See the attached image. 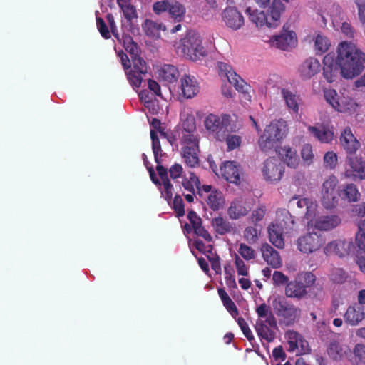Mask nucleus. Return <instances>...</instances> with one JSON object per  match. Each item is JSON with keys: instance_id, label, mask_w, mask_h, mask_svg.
Instances as JSON below:
<instances>
[{"instance_id": "338daca9", "label": "nucleus", "mask_w": 365, "mask_h": 365, "mask_svg": "<svg viewBox=\"0 0 365 365\" xmlns=\"http://www.w3.org/2000/svg\"><path fill=\"white\" fill-rule=\"evenodd\" d=\"M170 177L173 180H176L182 176L183 168L182 166L178 163H175L168 170Z\"/></svg>"}, {"instance_id": "4c0bfd02", "label": "nucleus", "mask_w": 365, "mask_h": 365, "mask_svg": "<svg viewBox=\"0 0 365 365\" xmlns=\"http://www.w3.org/2000/svg\"><path fill=\"white\" fill-rule=\"evenodd\" d=\"M182 185L184 189L189 192L195 193L197 189V193L200 195H203L202 186H200V182L196 175L191 172L189 173V176H184L182 181Z\"/></svg>"}, {"instance_id": "473e14b6", "label": "nucleus", "mask_w": 365, "mask_h": 365, "mask_svg": "<svg viewBox=\"0 0 365 365\" xmlns=\"http://www.w3.org/2000/svg\"><path fill=\"white\" fill-rule=\"evenodd\" d=\"M307 294L303 282L295 278L294 281L287 283L285 288V295L287 297L302 299Z\"/></svg>"}, {"instance_id": "f704fd0d", "label": "nucleus", "mask_w": 365, "mask_h": 365, "mask_svg": "<svg viewBox=\"0 0 365 365\" xmlns=\"http://www.w3.org/2000/svg\"><path fill=\"white\" fill-rule=\"evenodd\" d=\"M250 210V207L245 206V202L240 198L233 200L228 208L229 217L233 220H237L245 216Z\"/></svg>"}, {"instance_id": "58836bf2", "label": "nucleus", "mask_w": 365, "mask_h": 365, "mask_svg": "<svg viewBox=\"0 0 365 365\" xmlns=\"http://www.w3.org/2000/svg\"><path fill=\"white\" fill-rule=\"evenodd\" d=\"M217 67L220 76L225 77L227 81L234 86H238L239 81L241 80V78L232 70V68L230 65L225 62H219L217 63Z\"/></svg>"}, {"instance_id": "6e6d98bb", "label": "nucleus", "mask_w": 365, "mask_h": 365, "mask_svg": "<svg viewBox=\"0 0 365 365\" xmlns=\"http://www.w3.org/2000/svg\"><path fill=\"white\" fill-rule=\"evenodd\" d=\"M231 132L226 133V137L224 140L226 141L228 150H232L237 148L242 142L241 137L235 135L230 134Z\"/></svg>"}, {"instance_id": "79ce46f5", "label": "nucleus", "mask_w": 365, "mask_h": 365, "mask_svg": "<svg viewBox=\"0 0 365 365\" xmlns=\"http://www.w3.org/2000/svg\"><path fill=\"white\" fill-rule=\"evenodd\" d=\"M269 238L271 243L277 248L282 249L284 246L283 234L284 232L277 228L272 224L268 226Z\"/></svg>"}, {"instance_id": "a19ab883", "label": "nucleus", "mask_w": 365, "mask_h": 365, "mask_svg": "<svg viewBox=\"0 0 365 365\" xmlns=\"http://www.w3.org/2000/svg\"><path fill=\"white\" fill-rule=\"evenodd\" d=\"M143 29L147 36L153 38H159L160 31H165V26L162 24L147 19L143 24Z\"/></svg>"}, {"instance_id": "20e7f679", "label": "nucleus", "mask_w": 365, "mask_h": 365, "mask_svg": "<svg viewBox=\"0 0 365 365\" xmlns=\"http://www.w3.org/2000/svg\"><path fill=\"white\" fill-rule=\"evenodd\" d=\"M175 47L178 53L192 61H197L206 55V51L202 45V38L194 31L187 32L175 44Z\"/></svg>"}, {"instance_id": "9b49d317", "label": "nucleus", "mask_w": 365, "mask_h": 365, "mask_svg": "<svg viewBox=\"0 0 365 365\" xmlns=\"http://www.w3.org/2000/svg\"><path fill=\"white\" fill-rule=\"evenodd\" d=\"M267 42L272 47L289 51L297 45V38L293 31L283 29L279 34L273 36Z\"/></svg>"}, {"instance_id": "7ed1b4c3", "label": "nucleus", "mask_w": 365, "mask_h": 365, "mask_svg": "<svg viewBox=\"0 0 365 365\" xmlns=\"http://www.w3.org/2000/svg\"><path fill=\"white\" fill-rule=\"evenodd\" d=\"M284 9L285 6L280 0H273L267 14L262 11L251 7L246 9L245 14L257 27L267 26L269 28H276L280 24L281 14Z\"/></svg>"}, {"instance_id": "c85d7f7f", "label": "nucleus", "mask_w": 365, "mask_h": 365, "mask_svg": "<svg viewBox=\"0 0 365 365\" xmlns=\"http://www.w3.org/2000/svg\"><path fill=\"white\" fill-rule=\"evenodd\" d=\"M281 94L289 113L298 114L299 111V106L302 103L300 96L287 88H282Z\"/></svg>"}, {"instance_id": "72a5a7b5", "label": "nucleus", "mask_w": 365, "mask_h": 365, "mask_svg": "<svg viewBox=\"0 0 365 365\" xmlns=\"http://www.w3.org/2000/svg\"><path fill=\"white\" fill-rule=\"evenodd\" d=\"M277 327H271L267 322H264L262 319H257L255 329L258 336L262 341H265L269 343L274 341L275 338V334L272 329Z\"/></svg>"}, {"instance_id": "bf43d9fd", "label": "nucleus", "mask_w": 365, "mask_h": 365, "mask_svg": "<svg viewBox=\"0 0 365 365\" xmlns=\"http://www.w3.org/2000/svg\"><path fill=\"white\" fill-rule=\"evenodd\" d=\"M297 279L303 282L305 288L312 286L316 280L315 276L310 272H304L299 273Z\"/></svg>"}, {"instance_id": "423d86ee", "label": "nucleus", "mask_w": 365, "mask_h": 365, "mask_svg": "<svg viewBox=\"0 0 365 365\" xmlns=\"http://www.w3.org/2000/svg\"><path fill=\"white\" fill-rule=\"evenodd\" d=\"M204 126L210 134L220 141L224 140L226 133L233 132L236 129L231 116L227 114L222 115L209 114L204 120Z\"/></svg>"}, {"instance_id": "f8f14e48", "label": "nucleus", "mask_w": 365, "mask_h": 365, "mask_svg": "<svg viewBox=\"0 0 365 365\" xmlns=\"http://www.w3.org/2000/svg\"><path fill=\"white\" fill-rule=\"evenodd\" d=\"M324 240L316 232H308L297 240V247L300 252L309 254L319 250L324 245Z\"/></svg>"}, {"instance_id": "dca6fc26", "label": "nucleus", "mask_w": 365, "mask_h": 365, "mask_svg": "<svg viewBox=\"0 0 365 365\" xmlns=\"http://www.w3.org/2000/svg\"><path fill=\"white\" fill-rule=\"evenodd\" d=\"M365 319V307L353 303L348 306L344 314L345 324L351 327L358 326Z\"/></svg>"}, {"instance_id": "603ef678", "label": "nucleus", "mask_w": 365, "mask_h": 365, "mask_svg": "<svg viewBox=\"0 0 365 365\" xmlns=\"http://www.w3.org/2000/svg\"><path fill=\"white\" fill-rule=\"evenodd\" d=\"M323 163L325 168L334 170L338 165V155L334 151L327 152L323 158Z\"/></svg>"}, {"instance_id": "37998d69", "label": "nucleus", "mask_w": 365, "mask_h": 365, "mask_svg": "<svg viewBox=\"0 0 365 365\" xmlns=\"http://www.w3.org/2000/svg\"><path fill=\"white\" fill-rule=\"evenodd\" d=\"M117 2L128 22H131L133 19H137L136 10L131 4L130 0H117Z\"/></svg>"}, {"instance_id": "b1692460", "label": "nucleus", "mask_w": 365, "mask_h": 365, "mask_svg": "<svg viewBox=\"0 0 365 365\" xmlns=\"http://www.w3.org/2000/svg\"><path fill=\"white\" fill-rule=\"evenodd\" d=\"M358 105L353 99L351 92L347 89L340 91L339 101L335 104V110L341 112L351 113L356 110Z\"/></svg>"}, {"instance_id": "412c9836", "label": "nucleus", "mask_w": 365, "mask_h": 365, "mask_svg": "<svg viewBox=\"0 0 365 365\" xmlns=\"http://www.w3.org/2000/svg\"><path fill=\"white\" fill-rule=\"evenodd\" d=\"M351 249V242L346 240H335L328 244L324 248L326 255H336L344 257L348 255Z\"/></svg>"}, {"instance_id": "0e129e2a", "label": "nucleus", "mask_w": 365, "mask_h": 365, "mask_svg": "<svg viewBox=\"0 0 365 365\" xmlns=\"http://www.w3.org/2000/svg\"><path fill=\"white\" fill-rule=\"evenodd\" d=\"M340 94L338 95L336 91L334 89H327L324 91V98L328 103H329L334 109L335 104H337L339 101Z\"/></svg>"}, {"instance_id": "7c9ffc66", "label": "nucleus", "mask_w": 365, "mask_h": 365, "mask_svg": "<svg viewBox=\"0 0 365 365\" xmlns=\"http://www.w3.org/2000/svg\"><path fill=\"white\" fill-rule=\"evenodd\" d=\"M271 224L285 232L292 229L294 220L288 211L280 210L277 211L276 219Z\"/></svg>"}, {"instance_id": "0eeeda50", "label": "nucleus", "mask_w": 365, "mask_h": 365, "mask_svg": "<svg viewBox=\"0 0 365 365\" xmlns=\"http://www.w3.org/2000/svg\"><path fill=\"white\" fill-rule=\"evenodd\" d=\"M338 183V179L331 175L322 184L321 203L326 209L334 208L339 203L340 190Z\"/></svg>"}, {"instance_id": "052dcab7", "label": "nucleus", "mask_w": 365, "mask_h": 365, "mask_svg": "<svg viewBox=\"0 0 365 365\" xmlns=\"http://www.w3.org/2000/svg\"><path fill=\"white\" fill-rule=\"evenodd\" d=\"M239 327H240L242 331L243 332L245 336L247 339V340L252 343L255 341L254 335L252 333V331L249 328V326L246 321L242 317H238L236 319Z\"/></svg>"}, {"instance_id": "39448f33", "label": "nucleus", "mask_w": 365, "mask_h": 365, "mask_svg": "<svg viewBox=\"0 0 365 365\" xmlns=\"http://www.w3.org/2000/svg\"><path fill=\"white\" fill-rule=\"evenodd\" d=\"M287 130V123L284 120H272L266 126L263 134L259 138L260 149L265 152L272 149L277 142L286 136Z\"/></svg>"}, {"instance_id": "5fc2aeb1", "label": "nucleus", "mask_w": 365, "mask_h": 365, "mask_svg": "<svg viewBox=\"0 0 365 365\" xmlns=\"http://www.w3.org/2000/svg\"><path fill=\"white\" fill-rule=\"evenodd\" d=\"M130 62H132L133 71L140 73H146L148 72L147 64L139 55L130 58ZM129 70H132V68H130Z\"/></svg>"}, {"instance_id": "49530a36", "label": "nucleus", "mask_w": 365, "mask_h": 365, "mask_svg": "<svg viewBox=\"0 0 365 365\" xmlns=\"http://www.w3.org/2000/svg\"><path fill=\"white\" fill-rule=\"evenodd\" d=\"M150 138L152 140V149L155 157V161L158 165H160L163 162L162 157L163 156V153L158 137L153 130H150Z\"/></svg>"}, {"instance_id": "aec40b11", "label": "nucleus", "mask_w": 365, "mask_h": 365, "mask_svg": "<svg viewBox=\"0 0 365 365\" xmlns=\"http://www.w3.org/2000/svg\"><path fill=\"white\" fill-rule=\"evenodd\" d=\"M340 145L346 150L348 155L356 153L361 146L359 141L353 134L350 128H345L339 137Z\"/></svg>"}, {"instance_id": "e433bc0d", "label": "nucleus", "mask_w": 365, "mask_h": 365, "mask_svg": "<svg viewBox=\"0 0 365 365\" xmlns=\"http://www.w3.org/2000/svg\"><path fill=\"white\" fill-rule=\"evenodd\" d=\"M349 352L350 349L347 346L341 344L336 341L330 342L327 348L328 355L336 361H340L344 356H347Z\"/></svg>"}, {"instance_id": "f257e3e1", "label": "nucleus", "mask_w": 365, "mask_h": 365, "mask_svg": "<svg viewBox=\"0 0 365 365\" xmlns=\"http://www.w3.org/2000/svg\"><path fill=\"white\" fill-rule=\"evenodd\" d=\"M323 75L329 83L335 81L340 74L346 79H353L365 68V54L354 43L341 42L334 53L327 54L323 59Z\"/></svg>"}, {"instance_id": "e2e57ef3", "label": "nucleus", "mask_w": 365, "mask_h": 365, "mask_svg": "<svg viewBox=\"0 0 365 365\" xmlns=\"http://www.w3.org/2000/svg\"><path fill=\"white\" fill-rule=\"evenodd\" d=\"M244 238L250 244H254L258 240V230L253 227H247L243 232Z\"/></svg>"}, {"instance_id": "a878e982", "label": "nucleus", "mask_w": 365, "mask_h": 365, "mask_svg": "<svg viewBox=\"0 0 365 365\" xmlns=\"http://www.w3.org/2000/svg\"><path fill=\"white\" fill-rule=\"evenodd\" d=\"M260 251L264 260L272 268L277 269L282 265L279 252L268 243L262 244Z\"/></svg>"}, {"instance_id": "de8ad7c7", "label": "nucleus", "mask_w": 365, "mask_h": 365, "mask_svg": "<svg viewBox=\"0 0 365 365\" xmlns=\"http://www.w3.org/2000/svg\"><path fill=\"white\" fill-rule=\"evenodd\" d=\"M212 225L216 232L220 235H224L232 230L230 222L221 217H217L212 219Z\"/></svg>"}, {"instance_id": "2f4dec72", "label": "nucleus", "mask_w": 365, "mask_h": 365, "mask_svg": "<svg viewBox=\"0 0 365 365\" xmlns=\"http://www.w3.org/2000/svg\"><path fill=\"white\" fill-rule=\"evenodd\" d=\"M156 169L162 180L161 195L167 201H169L173 197V186L168 179V170L162 165H157Z\"/></svg>"}, {"instance_id": "864d4df0", "label": "nucleus", "mask_w": 365, "mask_h": 365, "mask_svg": "<svg viewBox=\"0 0 365 365\" xmlns=\"http://www.w3.org/2000/svg\"><path fill=\"white\" fill-rule=\"evenodd\" d=\"M239 255L245 260L254 259L256 257V252L251 247L245 243H240L237 250Z\"/></svg>"}, {"instance_id": "c9c22d12", "label": "nucleus", "mask_w": 365, "mask_h": 365, "mask_svg": "<svg viewBox=\"0 0 365 365\" xmlns=\"http://www.w3.org/2000/svg\"><path fill=\"white\" fill-rule=\"evenodd\" d=\"M157 76L160 81L170 83L178 79L179 72L177 68L173 65H164L158 70Z\"/></svg>"}, {"instance_id": "5701e85b", "label": "nucleus", "mask_w": 365, "mask_h": 365, "mask_svg": "<svg viewBox=\"0 0 365 365\" xmlns=\"http://www.w3.org/2000/svg\"><path fill=\"white\" fill-rule=\"evenodd\" d=\"M118 56L120 58L121 63L123 66V68L127 75L128 80L130 83L135 88H138L140 86L142 83V76L143 73H140L135 71L129 70L131 67V64L130 62V58L128 57L127 54L124 53L123 51H120L118 53Z\"/></svg>"}, {"instance_id": "f3484780", "label": "nucleus", "mask_w": 365, "mask_h": 365, "mask_svg": "<svg viewBox=\"0 0 365 365\" xmlns=\"http://www.w3.org/2000/svg\"><path fill=\"white\" fill-rule=\"evenodd\" d=\"M308 132L320 143L330 144L334 139V129L327 125L317 124L308 127Z\"/></svg>"}, {"instance_id": "2eb2a0df", "label": "nucleus", "mask_w": 365, "mask_h": 365, "mask_svg": "<svg viewBox=\"0 0 365 365\" xmlns=\"http://www.w3.org/2000/svg\"><path fill=\"white\" fill-rule=\"evenodd\" d=\"M285 338L289 344V351L297 354H304L310 351L308 342L303 336L294 330H288L285 333Z\"/></svg>"}, {"instance_id": "c03bdc74", "label": "nucleus", "mask_w": 365, "mask_h": 365, "mask_svg": "<svg viewBox=\"0 0 365 365\" xmlns=\"http://www.w3.org/2000/svg\"><path fill=\"white\" fill-rule=\"evenodd\" d=\"M121 42L125 51L129 53L130 58L139 55L140 49L134 43L130 36L123 34L120 37Z\"/></svg>"}, {"instance_id": "6e6552de", "label": "nucleus", "mask_w": 365, "mask_h": 365, "mask_svg": "<svg viewBox=\"0 0 365 365\" xmlns=\"http://www.w3.org/2000/svg\"><path fill=\"white\" fill-rule=\"evenodd\" d=\"M272 307L281 321L286 325L294 324L300 315V309L287 302L282 297H274Z\"/></svg>"}, {"instance_id": "13d9d810", "label": "nucleus", "mask_w": 365, "mask_h": 365, "mask_svg": "<svg viewBox=\"0 0 365 365\" xmlns=\"http://www.w3.org/2000/svg\"><path fill=\"white\" fill-rule=\"evenodd\" d=\"M329 277L334 283L342 284L346 280L347 274L341 268H334L331 272Z\"/></svg>"}, {"instance_id": "cd10ccee", "label": "nucleus", "mask_w": 365, "mask_h": 365, "mask_svg": "<svg viewBox=\"0 0 365 365\" xmlns=\"http://www.w3.org/2000/svg\"><path fill=\"white\" fill-rule=\"evenodd\" d=\"M180 88L182 93L187 98H192L196 96L199 91V85L194 76L184 75L180 79Z\"/></svg>"}, {"instance_id": "c756f323", "label": "nucleus", "mask_w": 365, "mask_h": 365, "mask_svg": "<svg viewBox=\"0 0 365 365\" xmlns=\"http://www.w3.org/2000/svg\"><path fill=\"white\" fill-rule=\"evenodd\" d=\"M277 153L288 167L295 168L298 165L299 160L295 149L289 145H284L277 149Z\"/></svg>"}, {"instance_id": "1a4fd4ad", "label": "nucleus", "mask_w": 365, "mask_h": 365, "mask_svg": "<svg viewBox=\"0 0 365 365\" xmlns=\"http://www.w3.org/2000/svg\"><path fill=\"white\" fill-rule=\"evenodd\" d=\"M344 177L354 181L365 179V160L358 155H347L344 164Z\"/></svg>"}, {"instance_id": "9d476101", "label": "nucleus", "mask_w": 365, "mask_h": 365, "mask_svg": "<svg viewBox=\"0 0 365 365\" xmlns=\"http://www.w3.org/2000/svg\"><path fill=\"white\" fill-rule=\"evenodd\" d=\"M317 14L321 16L324 24L327 21V19L329 18L334 28L336 30L339 29L341 21L345 17L341 7L338 4L332 1H326L322 4L318 9Z\"/></svg>"}, {"instance_id": "f03ea898", "label": "nucleus", "mask_w": 365, "mask_h": 365, "mask_svg": "<svg viewBox=\"0 0 365 365\" xmlns=\"http://www.w3.org/2000/svg\"><path fill=\"white\" fill-rule=\"evenodd\" d=\"M182 145L181 155L186 165L195 168L199 165V137L195 131V119L188 118L179 133Z\"/></svg>"}, {"instance_id": "393cba45", "label": "nucleus", "mask_w": 365, "mask_h": 365, "mask_svg": "<svg viewBox=\"0 0 365 365\" xmlns=\"http://www.w3.org/2000/svg\"><path fill=\"white\" fill-rule=\"evenodd\" d=\"M320 63L314 58L304 61L298 68V73L303 80H308L319 71Z\"/></svg>"}, {"instance_id": "4468645a", "label": "nucleus", "mask_w": 365, "mask_h": 365, "mask_svg": "<svg viewBox=\"0 0 365 365\" xmlns=\"http://www.w3.org/2000/svg\"><path fill=\"white\" fill-rule=\"evenodd\" d=\"M262 170L264 179L269 182L280 180L284 173L281 162L278 159L273 158L264 161Z\"/></svg>"}, {"instance_id": "a18cd8bd", "label": "nucleus", "mask_w": 365, "mask_h": 365, "mask_svg": "<svg viewBox=\"0 0 365 365\" xmlns=\"http://www.w3.org/2000/svg\"><path fill=\"white\" fill-rule=\"evenodd\" d=\"M186 9L183 5L178 2H170L168 14L175 21L180 22L183 20Z\"/></svg>"}, {"instance_id": "ddd939ff", "label": "nucleus", "mask_w": 365, "mask_h": 365, "mask_svg": "<svg viewBox=\"0 0 365 365\" xmlns=\"http://www.w3.org/2000/svg\"><path fill=\"white\" fill-rule=\"evenodd\" d=\"M341 218L336 215H319L307 222L309 227L321 231H330L341 224Z\"/></svg>"}, {"instance_id": "69168bd1", "label": "nucleus", "mask_w": 365, "mask_h": 365, "mask_svg": "<svg viewBox=\"0 0 365 365\" xmlns=\"http://www.w3.org/2000/svg\"><path fill=\"white\" fill-rule=\"evenodd\" d=\"M170 1L168 0L158 1L153 4V10L155 14L159 15L163 12L168 11L170 7Z\"/></svg>"}, {"instance_id": "bb28decb", "label": "nucleus", "mask_w": 365, "mask_h": 365, "mask_svg": "<svg viewBox=\"0 0 365 365\" xmlns=\"http://www.w3.org/2000/svg\"><path fill=\"white\" fill-rule=\"evenodd\" d=\"M221 176L230 182L237 184L240 182V168L235 162L227 161L220 169Z\"/></svg>"}, {"instance_id": "4d7b16f0", "label": "nucleus", "mask_w": 365, "mask_h": 365, "mask_svg": "<svg viewBox=\"0 0 365 365\" xmlns=\"http://www.w3.org/2000/svg\"><path fill=\"white\" fill-rule=\"evenodd\" d=\"M301 156L303 162L307 165H309L313 163L314 155L313 148L310 144H305L303 145L301 150Z\"/></svg>"}, {"instance_id": "09e8293b", "label": "nucleus", "mask_w": 365, "mask_h": 365, "mask_svg": "<svg viewBox=\"0 0 365 365\" xmlns=\"http://www.w3.org/2000/svg\"><path fill=\"white\" fill-rule=\"evenodd\" d=\"M354 356L349 361L354 365L365 364V345L358 344L353 349Z\"/></svg>"}, {"instance_id": "3c124183", "label": "nucleus", "mask_w": 365, "mask_h": 365, "mask_svg": "<svg viewBox=\"0 0 365 365\" xmlns=\"http://www.w3.org/2000/svg\"><path fill=\"white\" fill-rule=\"evenodd\" d=\"M330 46V42L328 38L321 34H318L314 40V48L317 53H325Z\"/></svg>"}, {"instance_id": "ea45409f", "label": "nucleus", "mask_w": 365, "mask_h": 365, "mask_svg": "<svg viewBox=\"0 0 365 365\" xmlns=\"http://www.w3.org/2000/svg\"><path fill=\"white\" fill-rule=\"evenodd\" d=\"M256 312L258 317L257 319H262V321L267 322L271 327H277L276 319L267 304L262 303L257 306L256 307Z\"/></svg>"}, {"instance_id": "6ab92c4d", "label": "nucleus", "mask_w": 365, "mask_h": 365, "mask_svg": "<svg viewBox=\"0 0 365 365\" xmlns=\"http://www.w3.org/2000/svg\"><path fill=\"white\" fill-rule=\"evenodd\" d=\"M289 204L292 206H294L296 205L298 208L306 210L305 217L307 220V222L311 221L312 219H314L318 216L317 215L318 207L317 203L315 200L311 198H299L297 197H293L289 200Z\"/></svg>"}, {"instance_id": "4be33fe9", "label": "nucleus", "mask_w": 365, "mask_h": 365, "mask_svg": "<svg viewBox=\"0 0 365 365\" xmlns=\"http://www.w3.org/2000/svg\"><path fill=\"white\" fill-rule=\"evenodd\" d=\"M203 195L207 204L213 210H219L224 203L223 195L221 192L213 189L210 185H202Z\"/></svg>"}, {"instance_id": "774afa93", "label": "nucleus", "mask_w": 365, "mask_h": 365, "mask_svg": "<svg viewBox=\"0 0 365 365\" xmlns=\"http://www.w3.org/2000/svg\"><path fill=\"white\" fill-rule=\"evenodd\" d=\"M272 280L275 285L280 286L288 283V277L282 272L274 271L272 274Z\"/></svg>"}, {"instance_id": "a211bd4d", "label": "nucleus", "mask_w": 365, "mask_h": 365, "mask_svg": "<svg viewBox=\"0 0 365 365\" xmlns=\"http://www.w3.org/2000/svg\"><path fill=\"white\" fill-rule=\"evenodd\" d=\"M222 21L232 30L240 29L245 23L242 14L235 7H227L222 12Z\"/></svg>"}, {"instance_id": "680f3d73", "label": "nucleus", "mask_w": 365, "mask_h": 365, "mask_svg": "<svg viewBox=\"0 0 365 365\" xmlns=\"http://www.w3.org/2000/svg\"><path fill=\"white\" fill-rule=\"evenodd\" d=\"M235 265L238 275H248L249 267L246 265L244 260L237 255L235 256Z\"/></svg>"}, {"instance_id": "8fccbe9b", "label": "nucleus", "mask_w": 365, "mask_h": 365, "mask_svg": "<svg viewBox=\"0 0 365 365\" xmlns=\"http://www.w3.org/2000/svg\"><path fill=\"white\" fill-rule=\"evenodd\" d=\"M342 191L349 202H357L359 200L360 193L356 185L347 184Z\"/></svg>"}]
</instances>
